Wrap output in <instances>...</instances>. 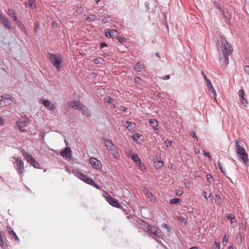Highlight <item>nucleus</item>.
I'll list each match as a JSON object with an SVG mask.
<instances>
[{
  "instance_id": "f257e3e1",
  "label": "nucleus",
  "mask_w": 249,
  "mask_h": 249,
  "mask_svg": "<svg viewBox=\"0 0 249 249\" xmlns=\"http://www.w3.org/2000/svg\"><path fill=\"white\" fill-rule=\"evenodd\" d=\"M220 39L221 43L220 46L221 53H219V58L220 60L224 61L226 64L228 65L229 63V56L232 53V48L223 37H220Z\"/></svg>"
},
{
  "instance_id": "f03ea898",
  "label": "nucleus",
  "mask_w": 249,
  "mask_h": 249,
  "mask_svg": "<svg viewBox=\"0 0 249 249\" xmlns=\"http://www.w3.org/2000/svg\"><path fill=\"white\" fill-rule=\"evenodd\" d=\"M235 143L237 154L239 158L243 161L245 165L248 166L247 163L249 161L248 153L245 149L240 146V142L239 141L235 140Z\"/></svg>"
},
{
  "instance_id": "7ed1b4c3",
  "label": "nucleus",
  "mask_w": 249,
  "mask_h": 249,
  "mask_svg": "<svg viewBox=\"0 0 249 249\" xmlns=\"http://www.w3.org/2000/svg\"><path fill=\"white\" fill-rule=\"evenodd\" d=\"M103 140L105 142L106 148L109 151L110 154L114 159H118L120 157L118 150L113 144L112 140L105 138L103 139Z\"/></svg>"
},
{
  "instance_id": "20e7f679",
  "label": "nucleus",
  "mask_w": 249,
  "mask_h": 249,
  "mask_svg": "<svg viewBox=\"0 0 249 249\" xmlns=\"http://www.w3.org/2000/svg\"><path fill=\"white\" fill-rule=\"evenodd\" d=\"M49 59L50 62L57 69V71H59L60 70V64L63 62V59L61 55H59L57 57L53 53H48Z\"/></svg>"
},
{
  "instance_id": "39448f33",
  "label": "nucleus",
  "mask_w": 249,
  "mask_h": 249,
  "mask_svg": "<svg viewBox=\"0 0 249 249\" xmlns=\"http://www.w3.org/2000/svg\"><path fill=\"white\" fill-rule=\"evenodd\" d=\"M103 196L105 198L107 201L111 205L114 207L120 208L121 205L113 197L109 195V194L105 191L103 194Z\"/></svg>"
},
{
  "instance_id": "423d86ee",
  "label": "nucleus",
  "mask_w": 249,
  "mask_h": 249,
  "mask_svg": "<svg viewBox=\"0 0 249 249\" xmlns=\"http://www.w3.org/2000/svg\"><path fill=\"white\" fill-rule=\"evenodd\" d=\"M28 123L27 118L26 117L23 118L22 116L17 121L16 124L21 132H25L26 131L25 127L28 125Z\"/></svg>"
},
{
  "instance_id": "0eeeda50",
  "label": "nucleus",
  "mask_w": 249,
  "mask_h": 249,
  "mask_svg": "<svg viewBox=\"0 0 249 249\" xmlns=\"http://www.w3.org/2000/svg\"><path fill=\"white\" fill-rule=\"evenodd\" d=\"M42 104L46 108L51 111V114L56 115L57 111L56 110L55 106L51 103L49 100L43 99Z\"/></svg>"
},
{
  "instance_id": "6e6552de",
  "label": "nucleus",
  "mask_w": 249,
  "mask_h": 249,
  "mask_svg": "<svg viewBox=\"0 0 249 249\" xmlns=\"http://www.w3.org/2000/svg\"><path fill=\"white\" fill-rule=\"evenodd\" d=\"M0 23L3 26L8 29H13L15 28L12 26V23L9 21V19L3 14L0 17Z\"/></svg>"
},
{
  "instance_id": "1a4fd4ad",
  "label": "nucleus",
  "mask_w": 249,
  "mask_h": 249,
  "mask_svg": "<svg viewBox=\"0 0 249 249\" xmlns=\"http://www.w3.org/2000/svg\"><path fill=\"white\" fill-rule=\"evenodd\" d=\"M16 164V170L19 174L24 172V163L22 160L18 157H13Z\"/></svg>"
},
{
  "instance_id": "9d476101",
  "label": "nucleus",
  "mask_w": 249,
  "mask_h": 249,
  "mask_svg": "<svg viewBox=\"0 0 249 249\" xmlns=\"http://www.w3.org/2000/svg\"><path fill=\"white\" fill-rule=\"evenodd\" d=\"M238 94L239 98V100L245 107H248V102L245 98V93L243 89H240L238 92Z\"/></svg>"
},
{
  "instance_id": "9b49d317",
  "label": "nucleus",
  "mask_w": 249,
  "mask_h": 249,
  "mask_svg": "<svg viewBox=\"0 0 249 249\" xmlns=\"http://www.w3.org/2000/svg\"><path fill=\"white\" fill-rule=\"evenodd\" d=\"M89 163L94 169L100 170L102 168V164L101 162L96 158H90L89 159Z\"/></svg>"
},
{
  "instance_id": "f8f14e48",
  "label": "nucleus",
  "mask_w": 249,
  "mask_h": 249,
  "mask_svg": "<svg viewBox=\"0 0 249 249\" xmlns=\"http://www.w3.org/2000/svg\"><path fill=\"white\" fill-rule=\"evenodd\" d=\"M220 13L225 18V22L228 24H231L230 20L231 18V14L226 9H224Z\"/></svg>"
},
{
  "instance_id": "ddd939ff",
  "label": "nucleus",
  "mask_w": 249,
  "mask_h": 249,
  "mask_svg": "<svg viewBox=\"0 0 249 249\" xmlns=\"http://www.w3.org/2000/svg\"><path fill=\"white\" fill-rule=\"evenodd\" d=\"M60 155L64 158H70L71 156V150L69 147H66L62 150Z\"/></svg>"
},
{
  "instance_id": "4468645a",
  "label": "nucleus",
  "mask_w": 249,
  "mask_h": 249,
  "mask_svg": "<svg viewBox=\"0 0 249 249\" xmlns=\"http://www.w3.org/2000/svg\"><path fill=\"white\" fill-rule=\"evenodd\" d=\"M143 192L145 194L146 197L152 203L156 202L157 199L155 196L151 192H149V190L146 188H144Z\"/></svg>"
},
{
  "instance_id": "2eb2a0df",
  "label": "nucleus",
  "mask_w": 249,
  "mask_h": 249,
  "mask_svg": "<svg viewBox=\"0 0 249 249\" xmlns=\"http://www.w3.org/2000/svg\"><path fill=\"white\" fill-rule=\"evenodd\" d=\"M163 166V161L161 160L160 157L154 159V166L156 169H161Z\"/></svg>"
},
{
  "instance_id": "dca6fc26",
  "label": "nucleus",
  "mask_w": 249,
  "mask_h": 249,
  "mask_svg": "<svg viewBox=\"0 0 249 249\" xmlns=\"http://www.w3.org/2000/svg\"><path fill=\"white\" fill-rule=\"evenodd\" d=\"M6 229L9 234L12 237V238L14 239L17 242H18L19 241L18 237L9 224L6 226Z\"/></svg>"
},
{
  "instance_id": "f3484780",
  "label": "nucleus",
  "mask_w": 249,
  "mask_h": 249,
  "mask_svg": "<svg viewBox=\"0 0 249 249\" xmlns=\"http://www.w3.org/2000/svg\"><path fill=\"white\" fill-rule=\"evenodd\" d=\"M82 104L79 101H72L69 103L68 106L71 108H75L77 110H80L82 107Z\"/></svg>"
},
{
  "instance_id": "a211bd4d",
  "label": "nucleus",
  "mask_w": 249,
  "mask_h": 249,
  "mask_svg": "<svg viewBox=\"0 0 249 249\" xmlns=\"http://www.w3.org/2000/svg\"><path fill=\"white\" fill-rule=\"evenodd\" d=\"M28 162L35 168H39V164L32 156H28Z\"/></svg>"
},
{
  "instance_id": "6ab92c4d",
  "label": "nucleus",
  "mask_w": 249,
  "mask_h": 249,
  "mask_svg": "<svg viewBox=\"0 0 249 249\" xmlns=\"http://www.w3.org/2000/svg\"><path fill=\"white\" fill-rule=\"evenodd\" d=\"M80 111H81L83 114L86 115L88 118H90L91 116V114L89 111L88 108L84 104H82V107L80 108Z\"/></svg>"
},
{
  "instance_id": "aec40b11",
  "label": "nucleus",
  "mask_w": 249,
  "mask_h": 249,
  "mask_svg": "<svg viewBox=\"0 0 249 249\" xmlns=\"http://www.w3.org/2000/svg\"><path fill=\"white\" fill-rule=\"evenodd\" d=\"M10 101L8 98L3 97V95L0 96V107H4L10 104Z\"/></svg>"
},
{
  "instance_id": "412c9836",
  "label": "nucleus",
  "mask_w": 249,
  "mask_h": 249,
  "mask_svg": "<svg viewBox=\"0 0 249 249\" xmlns=\"http://www.w3.org/2000/svg\"><path fill=\"white\" fill-rule=\"evenodd\" d=\"M128 155L131 158V159L136 164L141 160L137 154H135L132 152L130 151Z\"/></svg>"
},
{
  "instance_id": "4be33fe9",
  "label": "nucleus",
  "mask_w": 249,
  "mask_h": 249,
  "mask_svg": "<svg viewBox=\"0 0 249 249\" xmlns=\"http://www.w3.org/2000/svg\"><path fill=\"white\" fill-rule=\"evenodd\" d=\"M72 173L78 178L83 180L84 178H86V176L83 173L81 172L78 170H73Z\"/></svg>"
},
{
  "instance_id": "5701e85b",
  "label": "nucleus",
  "mask_w": 249,
  "mask_h": 249,
  "mask_svg": "<svg viewBox=\"0 0 249 249\" xmlns=\"http://www.w3.org/2000/svg\"><path fill=\"white\" fill-rule=\"evenodd\" d=\"M7 14L13 19L15 21L17 20V17L16 15V13L14 10L12 9H8L6 12Z\"/></svg>"
},
{
  "instance_id": "b1692460",
  "label": "nucleus",
  "mask_w": 249,
  "mask_h": 249,
  "mask_svg": "<svg viewBox=\"0 0 249 249\" xmlns=\"http://www.w3.org/2000/svg\"><path fill=\"white\" fill-rule=\"evenodd\" d=\"M1 231H0V246L3 249H9V245L8 243H4L1 235Z\"/></svg>"
},
{
  "instance_id": "393cba45",
  "label": "nucleus",
  "mask_w": 249,
  "mask_h": 249,
  "mask_svg": "<svg viewBox=\"0 0 249 249\" xmlns=\"http://www.w3.org/2000/svg\"><path fill=\"white\" fill-rule=\"evenodd\" d=\"M157 227L156 226L148 225L146 227H145L144 230L146 231L153 233L155 231V230L157 229Z\"/></svg>"
},
{
  "instance_id": "a878e982",
  "label": "nucleus",
  "mask_w": 249,
  "mask_h": 249,
  "mask_svg": "<svg viewBox=\"0 0 249 249\" xmlns=\"http://www.w3.org/2000/svg\"><path fill=\"white\" fill-rule=\"evenodd\" d=\"M150 124L151 126L153 128L154 130H158L159 129L157 128L158 124L157 120L155 119L150 120Z\"/></svg>"
},
{
  "instance_id": "bb28decb",
  "label": "nucleus",
  "mask_w": 249,
  "mask_h": 249,
  "mask_svg": "<svg viewBox=\"0 0 249 249\" xmlns=\"http://www.w3.org/2000/svg\"><path fill=\"white\" fill-rule=\"evenodd\" d=\"M144 68V66L143 64H141L140 63H137L134 66V69L138 72H141L142 71Z\"/></svg>"
},
{
  "instance_id": "cd10ccee",
  "label": "nucleus",
  "mask_w": 249,
  "mask_h": 249,
  "mask_svg": "<svg viewBox=\"0 0 249 249\" xmlns=\"http://www.w3.org/2000/svg\"><path fill=\"white\" fill-rule=\"evenodd\" d=\"M137 165L142 172H144L146 171L145 166L144 163L141 161V160L137 164Z\"/></svg>"
},
{
  "instance_id": "c85d7f7f",
  "label": "nucleus",
  "mask_w": 249,
  "mask_h": 249,
  "mask_svg": "<svg viewBox=\"0 0 249 249\" xmlns=\"http://www.w3.org/2000/svg\"><path fill=\"white\" fill-rule=\"evenodd\" d=\"M235 240L237 244L241 245L242 243V235L241 233H239L236 234Z\"/></svg>"
},
{
  "instance_id": "c756f323",
  "label": "nucleus",
  "mask_w": 249,
  "mask_h": 249,
  "mask_svg": "<svg viewBox=\"0 0 249 249\" xmlns=\"http://www.w3.org/2000/svg\"><path fill=\"white\" fill-rule=\"evenodd\" d=\"M104 101L106 103H109L110 104H111L113 103H117V101L113 98H111L110 96H106L104 99Z\"/></svg>"
},
{
  "instance_id": "7c9ffc66",
  "label": "nucleus",
  "mask_w": 249,
  "mask_h": 249,
  "mask_svg": "<svg viewBox=\"0 0 249 249\" xmlns=\"http://www.w3.org/2000/svg\"><path fill=\"white\" fill-rule=\"evenodd\" d=\"M97 17L95 15L90 14L86 18V20L88 22L94 21L96 20Z\"/></svg>"
},
{
  "instance_id": "2f4dec72",
  "label": "nucleus",
  "mask_w": 249,
  "mask_h": 249,
  "mask_svg": "<svg viewBox=\"0 0 249 249\" xmlns=\"http://www.w3.org/2000/svg\"><path fill=\"white\" fill-rule=\"evenodd\" d=\"M26 7H36V1L35 0H28V2L26 3Z\"/></svg>"
},
{
  "instance_id": "473e14b6",
  "label": "nucleus",
  "mask_w": 249,
  "mask_h": 249,
  "mask_svg": "<svg viewBox=\"0 0 249 249\" xmlns=\"http://www.w3.org/2000/svg\"><path fill=\"white\" fill-rule=\"evenodd\" d=\"M153 233L158 238H162V233L158 228H157Z\"/></svg>"
},
{
  "instance_id": "72a5a7b5",
  "label": "nucleus",
  "mask_w": 249,
  "mask_h": 249,
  "mask_svg": "<svg viewBox=\"0 0 249 249\" xmlns=\"http://www.w3.org/2000/svg\"><path fill=\"white\" fill-rule=\"evenodd\" d=\"M83 181L89 185H91V183H93V180L92 179V178H89L87 176H86V178L83 179Z\"/></svg>"
},
{
  "instance_id": "f704fd0d",
  "label": "nucleus",
  "mask_w": 249,
  "mask_h": 249,
  "mask_svg": "<svg viewBox=\"0 0 249 249\" xmlns=\"http://www.w3.org/2000/svg\"><path fill=\"white\" fill-rule=\"evenodd\" d=\"M135 125L134 123L126 121L124 126L128 129H131L133 128V125Z\"/></svg>"
},
{
  "instance_id": "c9c22d12",
  "label": "nucleus",
  "mask_w": 249,
  "mask_h": 249,
  "mask_svg": "<svg viewBox=\"0 0 249 249\" xmlns=\"http://www.w3.org/2000/svg\"><path fill=\"white\" fill-rule=\"evenodd\" d=\"M214 6L216 7L220 13L222 10L224 9L221 7V4L216 1H214Z\"/></svg>"
},
{
  "instance_id": "e433bc0d",
  "label": "nucleus",
  "mask_w": 249,
  "mask_h": 249,
  "mask_svg": "<svg viewBox=\"0 0 249 249\" xmlns=\"http://www.w3.org/2000/svg\"><path fill=\"white\" fill-rule=\"evenodd\" d=\"M180 201V198H174L171 199L170 200L169 202H170V204H175L178 203Z\"/></svg>"
},
{
  "instance_id": "4c0bfd02",
  "label": "nucleus",
  "mask_w": 249,
  "mask_h": 249,
  "mask_svg": "<svg viewBox=\"0 0 249 249\" xmlns=\"http://www.w3.org/2000/svg\"><path fill=\"white\" fill-rule=\"evenodd\" d=\"M103 61V59L101 57H98L94 58L93 60V62L95 64H100L102 63V62Z\"/></svg>"
},
{
  "instance_id": "58836bf2",
  "label": "nucleus",
  "mask_w": 249,
  "mask_h": 249,
  "mask_svg": "<svg viewBox=\"0 0 249 249\" xmlns=\"http://www.w3.org/2000/svg\"><path fill=\"white\" fill-rule=\"evenodd\" d=\"M110 32H111L112 38H114L116 36H119V33L116 30H114V29L111 30Z\"/></svg>"
},
{
  "instance_id": "ea45409f",
  "label": "nucleus",
  "mask_w": 249,
  "mask_h": 249,
  "mask_svg": "<svg viewBox=\"0 0 249 249\" xmlns=\"http://www.w3.org/2000/svg\"><path fill=\"white\" fill-rule=\"evenodd\" d=\"M229 239V235L227 236L226 234L223 238L222 240V244L224 246H226L227 245V244L228 242Z\"/></svg>"
},
{
  "instance_id": "a19ab883",
  "label": "nucleus",
  "mask_w": 249,
  "mask_h": 249,
  "mask_svg": "<svg viewBox=\"0 0 249 249\" xmlns=\"http://www.w3.org/2000/svg\"><path fill=\"white\" fill-rule=\"evenodd\" d=\"M111 20L110 19V17H105L102 19V22L103 24H106L110 22Z\"/></svg>"
},
{
  "instance_id": "79ce46f5",
  "label": "nucleus",
  "mask_w": 249,
  "mask_h": 249,
  "mask_svg": "<svg viewBox=\"0 0 249 249\" xmlns=\"http://www.w3.org/2000/svg\"><path fill=\"white\" fill-rule=\"evenodd\" d=\"M206 177L207 178V181L208 183V185L210 184L211 181L213 179V177L211 175L207 174Z\"/></svg>"
},
{
  "instance_id": "37998d69",
  "label": "nucleus",
  "mask_w": 249,
  "mask_h": 249,
  "mask_svg": "<svg viewBox=\"0 0 249 249\" xmlns=\"http://www.w3.org/2000/svg\"><path fill=\"white\" fill-rule=\"evenodd\" d=\"M142 136V135H141L139 133H135L133 135V139L134 141H138L140 137Z\"/></svg>"
},
{
  "instance_id": "c03bdc74",
  "label": "nucleus",
  "mask_w": 249,
  "mask_h": 249,
  "mask_svg": "<svg viewBox=\"0 0 249 249\" xmlns=\"http://www.w3.org/2000/svg\"><path fill=\"white\" fill-rule=\"evenodd\" d=\"M215 202L218 204H220L222 202L221 197L218 195H215Z\"/></svg>"
},
{
  "instance_id": "a18cd8bd",
  "label": "nucleus",
  "mask_w": 249,
  "mask_h": 249,
  "mask_svg": "<svg viewBox=\"0 0 249 249\" xmlns=\"http://www.w3.org/2000/svg\"><path fill=\"white\" fill-rule=\"evenodd\" d=\"M206 82L207 86V88L208 89H212L213 88V85L212 84L211 81L209 79H207Z\"/></svg>"
},
{
  "instance_id": "49530a36",
  "label": "nucleus",
  "mask_w": 249,
  "mask_h": 249,
  "mask_svg": "<svg viewBox=\"0 0 249 249\" xmlns=\"http://www.w3.org/2000/svg\"><path fill=\"white\" fill-rule=\"evenodd\" d=\"M220 243L217 242L216 241H214V246L213 247V249H220Z\"/></svg>"
},
{
  "instance_id": "de8ad7c7",
  "label": "nucleus",
  "mask_w": 249,
  "mask_h": 249,
  "mask_svg": "<svg viewBox=\"0 0 249 249\" xmlns=\"http://www.w3.org/2000/svg\"><path fill=\"white\" fill-rule=\"evenodd\" d=\"M183 190L180 189H177L176 191V194L178 196H181L183 194Z\"/></svg>"
},
{
  "instance_id": "09e8293b",
  "label": "nucleus",
  "mask_w": 249,
  "mask_h": 249,
  "mask_svg": "<svg viewBox=\"0 0 249 249\" xmlns=\"http://www.w3.org/2000/svg\"><path fill=\"white\" fill-rule=\"evenodd\" d=\"M15 21H16V23L19 29L24 26L20 20H18V18H17V20H15Z\"/></svg>"
},
{
  "instance_id": "8fccbe9b",
  "label": "nucleus",
  "mask_w": 249,
  "mask_h": 249,
  "mask_svg": "<svg viewBox=\"0 0 249 249\" xmlns=\"http://www.w3.org/2000/svg\"><path fill=\"white\" fill-rule=\"evenodd\" d=\"M172 143V142L168 139H167L165 142V144L167 147H171Z\"/></svg>"
},
{
  "instance_id": "3c124183",
  "label": "nucleus",
  "mask_w": 249,
  "mask_h": 249,
  "mask_svg": "<svg viewBox=\"0 0 249 249\" xmlns=\"http://www.w3.org/2000/svg\"><path fill=\"white\" fill-rule=\"evenodd\" d=\"M118 40L121 43L125 42L126 40V38L124 37L118 36Z\"/></svg>"
},
{
  "instance_id": "603ef678",
  "label": "nucleus",
  "mask_w": 249,
  "mask_h": 249,
  "mask_svg": "<svg viewBox=\"0 0 249 249\" xmlns=\"http://www.w3.org/2000/svg\"><path fill=\"white\" fill-rule=\"evenodd\" d=\"M178 220L181 222V223H186V221L185 219V218L182 216H179L178 217Z\"/></svg>"
},
{
  "instance_id": "864d4df0",
  "label": "nucleus",
  "mask_w": 249,
  "mask_h": 249,
  "mask_svg": "<svg viewBox=\"0 0 249 249\" xmlns=\"http://www.w3.org/2000/svg\"><path fill=\"white\" fill-rule=\"evenodd\" d=\"M191 135L195 139H196L197 141L198 140L197 136L196 135V132L194 131H192L190 133Z\"/></svg>"
},
{
  "instance_id": "5fc2aeb1",
  "label": "nucleus",
  "mask_w": 249,
  "mask_h": 249,
  "mask_svg": "<svg viewBox=\"0 0 249 249\" xmlns=\"http://www.w3.org/2000/svg\"><path fill=\"white\" fill-rule=\"evenodd\" d=\"M20 29L21 31V32L23 33L25 35L28 34V31L24 26L21 27Z\"/></svg>"
},
{
  "instance_id": "6e6d98bb",
  "label": "nucleus",
  "mask_w": 249,
  "mask_h": 249,
  "mask_svg": "<svg viewBox=\"0 0 249 249\" xmlns=\"http://www.w3.org/2000/svg\"><path fill=\"white\" fill-rule=\"evenodd\" d=\"M202 194H203V196L205 197L206 200H208V198L210 197V196H211V194H210V195L209 196H207V193L205 191H203L202 192Z\"/></svg>"
},
{
  "instance_id": "4d7b16f0",
  "label": "nucleus",
  "mask_w": 249,
  "mask_h": 249,
  "mask_svg": "<svg viewBox=\"0 0 249 249\" xmlns=\"http://www.w3.org/2000/svg\"><path fill=\"white\" fill-rule=\"evenodd\" d=\"M187 179H185L184 184L186 188H190L191 187V183L189 181H186Z\"/></svg>"
},
{
  "instance_id": "13d9d810",
  "label": "nucleus",
  "mask_w": 249,
  "mask_h": 249,
  "mask_svg": "<svg viewBox=\"0 0 249 249\" xmlns=\"http://www.w3.org/2000/svg\"><path fill=\"white\" fill-rule=\"evenodd\" d=\"M244 70L248 74H249V66L246 65L244 66Z\"/></svg>"
},
{
  "instance_id": "bf43d9fd",
  "label": "nucleus",
  "mask_w": 249,
  "mask_h": 249,
  "mask_svg": "<svg viewBox=\"0 0 249 249\" xmlns=\"http://www.w3.org/2000/svg\"><path fill=\"white\" fill-rule=\"evenodd\" d=\"M212 93L215 97V99H216V92L214 88H213L212 89H210Z\"/></svg>"
},
{
  "instance_id": "052dcab7",
  "label": "nucleus",
  "mask_w": 249,
  "mask_h": 249,
  "mask_svg": "<svg viewBox=\"0 0 249 249\" xmlns=\"http://www.w3.org/2000/svg\"><path fill=\"white\" fill-rule=\"evenodd\" d=\"M91 186H93L94 187H95V188L97 189H100V186L99 185H98L96 183H95L94 181H93V183H91Z\"/></svg>"
},
{
  "instance_id": "680f3d73",
  "label": "nucleus",
  "mask_w": 249,
  "mask_h": 249,
  "mask_svg": "<svg viewBox=\"0 0 249 249\" xmlns=\"http://www.w3.org/2000/svg\"><path fill=\"white\" fill-rule=\"evenodd\" d=\"M203 154H204V155L205 156H206L208 158H209V159L211 158V156L210 154L208 152H207L206 151H204Z\"/></svg>"
},
{
  "instance_id": "e2e57ef3",
  "label": "nucleus",
  "mask_w": 249,
  "mask_h": 249,
  "mask_svg": "<svg viewBox=\"0 0 249 249\" xmlns=\"http://www.w3.org/2000/svg\"><path fill=\"white\" fill-rule=\"evenodd\" d=\"M119 109L124 112L127 111V108L124 107V106H121L120 107V108H119Z\"/></svg>"
},
{
  "instance_id": "0e129e2a",
  "label": "nucleus",
  "mask_w": 249,
  "mask_h": 249,
  "mask_svg": "<svg viewBox=\"0 0 249 249\" xmlns=\"http://www.w3.org/2000/svg\"><path fill=\"white\" fill-rule=\"evenodd\" d=\"M119 208L121 209L123 211V212L125 213V214H128V212H127L126 209L123 207L122 205L121 207H120Z\"/></svg>"
},
{
  "instance_id": "69168bd1",
  "label": "nucleus",
  "mask_w": 249,
  "mask_h": 249,
  "mask_svg": "<svg viewBox=\"0 0 249 249\" xmlns=\"http://www.w3.org/2000/svg\"><path fill=\"white\" fill-rule=\"evenodd\" d=\"M100 46L101 48H103L107 46V45L106 42H101L100 44Z\"/></svg>"
},
{
  "instance_id": "338daca9",
  "label": "nucleus",
  "mask_w": 249,
  "mask_h": 249,
  "mask_svg": "<svg viewBox=\"0 0 249 249\" xmlns=\"http://www.w3.org/2000/svg\"><path fill=\"white\" fill-rule=\"evenodd\" d=\"M106 36L108 38H112L110 31L106 33Z\"/></svg>"
},
{
  "instance_id": "774afa93",
  "label": "nucleus",
  "mask_w": 249,
  "mask_h": 249,
  "mask_svg": "<svg viewBox=\"0 0 249 249\" xmlns=\"http://www.w3.org/2000/svg\"><path fill=\"white\" fill-rule=\"evenodd\" d=\"M170 78V76L169 75H165V76H163L162 77V79L163 80H168Z\"/></svg>"
}]
</instances>
